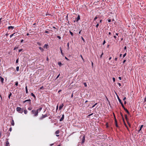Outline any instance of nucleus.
<instances>
[{"instance_id":"obj_56","label":"nucleus","mask_w":146,"mask_h":146,"mask_svg":"<svg viewBox=\"0 0 146 146\" xmlns=\"http://www.w3.org/2000/svg\"><path fill=\"white\" fill-rule=\"evenodd\" d=\"M13 36V35H10V38H11L12 36Z\"/></svg>"},{"instance_id":"obj_44","label":"nucleus","mask_w":146,"mask_h":146,"mask_svg":"<svg viewBox=\"0 0 146 146\" xmlns=\"http://www.w3.org/2000/svg\"><path fill=\"white\" fill-rule=\"evenodd\" d=\"M65 58L67 60H69V59L68 58L66 57H65Z\"/></svg>"},{"instance_id":"obj_28","label":"nucleus","mask_w":146,"mask_h":146,"mask_svg":"<svg viewBox=\"0 0 146 146\" xmlns=\"http://www.w3.org/2000/svg\"><path fill=\"white\" fill-rule=\"evenodd\" d=\"M120 113L121 115V117H122V118L123 119V120L124 121V119L123 118V115H122V113L121 112Z\"/></svg>"},{"instance_id":"obj_48","label":"nucleus","mask_w":146,"mask_h":146,"mask_svg":"<svg viewBox=\"0 0 146 146\" xmlns=\"http://www.w3.org/2000/svg\"><path fill=\"white\" fill-rule=\"evenodd\" d=\"M93 114V113H92L90 115H88V116H90L91 115H92Z\"/></svg>"},{"instance_id":"obj_20","label":"nucleus","mask_w":146,"mask_h":146,"mask_svg":"<svg viewBox=\"0 0 146 146\" xmlns=\"http://www.w3.org/2000/svg\"><path fill=\"white\" fill-rule=\"evenodd\" d=\"M31 95L34 97L35 98L36 97H35V95L33 94V93H31Z\"/></svg>"},{"instance_id":"obj_30","label":"nucleus","mask_w":146,"mask_h":146,"mask_svg":"<svg viewBox=\"0 0 146 146\" xmlns=\"http://www.w3.org/2000/svg\"><path fill=\"white\" fill-rule=\"evenodd\" d=\"M126 55V53H125L123 55V57H124Z\"/></svg>"},{"instance_id":"obj_46","label":"nucleus","mask_w":146,"mask_h":146,"mask_svg":"<svg viewBox=\"0 0 146 146\" xmlns=\"http://www.w3.org/2000/svg\"><path fill=\"white\" fill-rule=\"evenodd\" d=\"M81 38H82V40L84 41V38H83L82 37H81Z\"/></svg>"},{"instance_id":"obj_17","label":"nucleus","mask_w":146,"mask_h":146,"mask_svg":"<svg viewBox=\"0 0 146 146\" xmlns=\"http://www.w3.org/2000/svg\"><path fill=\"white\" fill-rule=\"evenodd\" d=\"M25 90H26V93H28V92L27 86H26V87H25Z\"/></svg>"},{"instance_id":"obj_25","label":"nucleus","mask_w":146,"mask_h":146,"mask_svg":"<svg viewBox=\"0 0 146 146\" xmlns=\"http://www.w3.org/2000/svg\"><path fill=\"white\" fill-rule=\"evenodd\" d=\"M24 113L25 114H27V110H25L24 111Z\"/></svg>"},{"instance_id":"obj_22","label":"nucleus","mask_w":146,"mask_h":146,"mask_svg":"<svg viewBox=\"0 0 146 146\" xmlns=\"http://www.w3.org/2000/svg\"><path fill=\"white\" fill-rule=\"evenodd\" d=\"M19 67L17 66L16 67V70L17 71H18L19 70Z\"/></svg>"},{"instance_id":"obj_24","label":"nucleus","mask_w":146,"mask_h":146,"mask_svg":"<svg viewBox=\"0 0 146 146\" xmlns=\"http://www.w3.org/2000/svg\"><path fill=\"white\" fill-rule=\"evenodd\" d=\"M48 46V45H47L46 44H45L44 46V47L47 48Z\"/></svg>"},{"instance_id":"obj_32","label":"nucleus","mask_w":146,"mask_h":146,"mask_svg":"<svg viewBox=\"0 0 146 146\" xmlns=\"http://www.w3.org/2000/svg\"><path fill=\"white\" fill-rule=\"evenodd\" d=\"M28 110H32V108H31L29 107V108H28Z\"/></svg>"},{"instance_id":"obj_12","label":"nucleus","mask_w":146,"mask_h":146,"mask_svg":"<svg viewBox=\"0 0 146 146\" xmlns=\"http://www.w3.org/2000/svg\"><path fill=\"white\" fill-rule=\"evenodd\" d=\"M63 106V104H62L61 105H60L59 106V109L60 110L62 108Z\"/></svg>"},{"instance_id":"obj_26","label":"nucleus","mask_w":146,"mask_h":146,"mask_svg":"<svg viewBox=\"0 0 146 146\" xmlns=\"http://www.w3.org/2000/svg\"><path fill=\"white\" fill-rule=\"evenodd\" d=\"M58 64L59 65V66H61V65L62 64V63L61 62H58Z\"/></svg>"},{"instance_id":"obj_21","label":"nucleus","mask_w":146,"mask_h":146,"mask_svg":"<svg viewBox=\"0 0 146 146\" xmlns=\"http://www.w3.org/2000/svg\"><path fill=\"white\" fill-rule=\"evenodd\" d=\"M143 125H142L141 126V127L140 128V129H139V131H140L141 129L142 128V127H143Z\"/></svg>"},{"instance_id":"obj_60","label":"nucleus","mask_w":146,"mask_h":146,"mask_svg":"<svg viewBox=\"0 0 146 146\" xmlns=\"http://www.w3.org/2000/svg\"><path fill=\"white\" fill-rule=\"evenodd\" d=\"M118 84L119 86H121V84L119 83H118Z\"/></svg>"},{"instance_id":"obj_63","label":"nucleus","mask_w":146,"mask_h":146,"mask_svg":"<svg viewBox=\"0 0 146 146\" xmlns=\"http://www.w3.org/2000/svg\"><path fill=\"white\" fill-rule=\"evenodd\" d=\"M60 76V74H59L58 76H57V77H56V79L59 76Z\"/></svg>"},{"instance_id":"obj_29","label":"nucleus","mask_w":146,"mask_h":146,"mask_svg":"<svg viewBox=\"0 0 146 146\" xmlns=\"http://www.w3.org/2000/svg\"><path fill=\"white\" fill-rule=\"evenodd\" d=\"M13 36H16L17 35L16 33H14L12 34Z\"/></svg>"},{"instance_id":"obj_34","label":"nucleus","mask_w":146,"mask_h":146,"mask_svg":"<svg viewBox=\"0 0 146 146\" xmlns=\"http://www.w3.org/2000/svg\"><path fill=\"white\" fill-rule=\"evenodd\" d=\"M84 86H85V87H86L87 86V84H86V82H85L84 83Z\"/></svg>"},{"instance_id":"obj_4","label":"nucleus","mask_w":146,"mask_h":146,"mask_svg":"<svg viewBox=\"0 0 146 146\" xmlns=\"http://www.w3.org/2000/svg\"><path fill=\"white\" fill-rule=\"evenodd\" d=\"M117 98H118V100H119V102L121 104L122 107H124V106H123V104L121 100L120 99V98H119V97L118 96H117Z\"/></svg>"},{"instance_id":"obj_1","label":"nucleus","mask_w":146,"mask_h":146,"mask_svg":"<svg viewBox=\"0 0 146 146\" xmlns=\"http://www.w3.org/2000/svg\"><path fill=\"white\" fill-rule=\"evenodd\" d=\"M31 112L33 114H34V116H37L38 115V112L35 110H32Z\"/></svg>"},{"instance_id":"obj_14","label":"nucleus","mask_w":146,"mask_h":146,"mask_svg":"<svg viewBox=\"0 0 146 146\" xmlns=\"http://www.w3.org/2000/svg\"><path fill=\"white\" fill-rule=\"evenodd\" d=\"M0 78L1 82L3 83L4 80V78L1 76H0Z\"/></svg>"},{"instance_id":"obj_39","label":"nucleus","mask_w":146,"mask_h":146,"mask_svg":"<svg viewBox=\"0 0 146 146\" xmlns=\"http://www.w3.org/2000/svg\"><path fill=\"white\" fill-rule=\"evenodd\" d=\"M97 103H96V104H95L94 105H93V106H92V108H94V106H95L96 105H97Z\"/></svg>"},{"instance_id":"obj_51","label":"nucleus","mask_w":146,"mask_h":146,"mask_svg":"<svg viewBox=\"0 0 146 146\" xmlns=\"http://www.w3.org/2000/svg\"><path fill=\"white\" fill-rule=\"evenodd\" d=\"M119 79L120 80H121V77H119Z\"/></svg>"},{"instance_id":"obj_57","label":"nucleus","mask_w":146,"mask_h":146,"mask_svg":"<svg viewBox=\"0 0 146 146\" xmlns=\"http://www.w3.org/2000/svg\"><path fill=\"white\" fill-rule=\"evenodd\" d=\"M111 57H110L109 58V60H110L111 59Z\"/></svg>"},{"instance_id":"obj_18","label":"nucleus","mask_w":146,"mask_h":146,"mask_svg":"<svg viewBox=\"0 0 146 146\" xmlns=\"http://www.w3.org/2000/svg\"><path fill=\"white\" fill-rule=\"evenodd\" d=\"M11 124L13 126L14 125V121L13 120H12V122H11Z\"/></svg>"},{"instance_id":"obj_27","label":"nucleus","mask_w":146,"mask_h":146,"mask_svg":"<svg viewBox=\"0 0 146 146\" xmlns=\"http://www.w3.org/2000/svg\"><path fill=\"white\" fill-rule=\"evenodd\" d=\"M70 34H71V35L72 36H73V33L71 32V31H70Z\"/></svg>"},{"instance_id":"obj_38","label":"nucleus","mask_w":146,"mask_h":146,"mask_svg":"<svg viewBox=\"0 0 146 146\" xmlns=\"http://www.w3.org/2000/svg\"><path fill=\"white\" fill-rule=\"evenodd\" d=\"M125 118L126 119V120H127V115H125Z\"/></svg>"},{"instance_id":"obj_50","label":"nucleus","mask_w":146,"mask_h":146,"mask_svg":"<svg viewBox=\"0 0 146 146\" xmlns=\"http://www.w3.org/2000/svg\"><path fill=\"white\" fill-rule=\"evenodd\" d=\"M115 124L116 127H118V125H117V123H115Z\"/></svg>"},{"instance_id":"obj_23","label":"nucleus","mask_w":146,"mask_h":146,"mask_svg":"<svg viewBox=\"0 0 146 146\" xmlns=\"http://www.w3.org/2000/svg\"><path fill=\"white\" fill-rule=\"evenodd\" d=\"M11 95H12V93H11V92H10V94H9V97H9V98H10V96H11Z\"/></svg>"},{"instance_id":"obj_64","label":"nucleus","mask_w":146,"mask_h":146,"mask_svg":"<svg viewBox=\"0 0 146 146\" xmlns=\"http://www.w3.org/2000/svg\"><path fill=\"white\" fill-rule=\"evenodd\" d=\"M46 33H48L49 32L48 31H46L45 32Z\"/></svg>"},{"instance_id":"obj_9","label":"nucleus","mask_w":146,"mask_h":146,"mask_svg":"<svg viewBox=\"0 0 146 146\" xmlns=\"http://www.w3.org/2000/svg\"><path fill=\"white\" fill-rule=\"evenodd\" d=\"M124 110H125V111L128 114H129V111H128V110L125 108L124 107H124H123Z\"/></svg>"},{"instance_id":"obj_42","label":"nucleus","mask_w":146,"mask_h":146,"mask_svg":"<svg viewBox=\"0 0 146 146\" xmlns=\"http://www.w3.org/2000/svg\"><path fill=\"white\" fill-rule=\"evenodd\" d=\"M99 25L98 24V23L97 25H96V27L97 28H98V27L99 26Z\"/></svg>"},{"instance_id":"obj_53","label":"nucleus","mask_w":146,"mask_h":146,"mask_svg":"<svg viewBox=\"0 0 146 146\" xmlns=\"http://www.w3.org/2000/svg\"><path fill=\"white\" fill-rule=\"evenodd\" d=\"M126 61V60H124L123 61V63H124Z\"/></svg>"},{"instance_id":"obj_11","label":"nucleus","mask_w":146,"mask_h":146,"mask_svg":"<svg viewBox=\"0 0 146 146\" xmlns=\"http://www.w3.org/2000/svg\"><path fill=\"white\" fill-rule=\"evenodd\" d=\"M5 146H9V143L8 141H7L5 143Z\"/></svg>"},{"instance_id":"obj_37","label":"nucleus","mask_w":146,"mask_h":146,"mask_svg":"<svg viewBox=\"0 0 146 146\" xmlns=\"http://www.w3.org/2000/svg\"><path fill=\"white\" fill-rule=\"evenodd\" d=\"M18 82H16L15 83V85L16 86H17L18 85Z\"/></svg>"},{"instance_id":"obj_10","label":"nucleus","mask_w":146,"mask_h":146,"mask_svg":"<svg viewBox=\"0 0 146 146\" xmlns=\"http://www.w3.org/2000/svg\"><path fill=\"white\" fill-rule=\"evenodd\" d=\"M60 52H61V53L62 54V56H64V53H63L62 52V48L61 47H60Z\"/></svg>"},{"instance_id":"obj_3","label":"nucleus","mask_w":146,"mask_h":146,"mask_svg":"<svg viewBox=\"0 0 146 146\" xmlns=\"http://www.w3.org/2000/svg\"><path fill=\"white\" fill-rule=\"evenodd\" d=\"M80 138L81 139H82V143H84L85 140V137L84 136H81L80 137Z\"/></svg>"},{"instance_id":"obj_2","label":"nucleus","mask_w":146,"mask_h":146,"mask_svg":"<svg viewBox=\"0 0 146 146\" xmlns=\"http://www.w3.org/2000/svg\"><path fill=\"white\" fill-rule=\"evenodd\" d=\"M17 110L19 113H22L23 112V110L20 107H17Z\"/></svg>"},{"instance_id":"obj_19","label":"nucleus","mask_w":146,"mask_h":146,"mask_svg":"<svg viewBox=\"0 0 146 146\" xmlns=\"http://www.w3.org/2000/svg\"><path fill=\"white\" fill-rule=\"evenodd\" d=\"M30 101H31V100L30 99L27 100H25V101H24L23 102L25 103L27 101L30 102Z\"/></svg>"},{"instance_id":"obj_41","label":"nucleus","mask_w":146,"mask_h":146,"mask_svg":"<svg viewBox=\"0 0 146 146\" xmlns=\"http://www.w3.org/2000/svg\"><path fill=\"white\" fill-rule=\"evenodd\" d=\"M19 61V58H18L16 60V63H18Z\"/></svg>"},{"instance_id":"obj_43","label":"nucleus","mask_w":146,"mask_h":146,"mask_svg":"<svg viewBox=\"0 0 146 146\" xmlns=\"http://www.w3.org/2000/svg\"><path fill=\"white\" fill-rule=\"evenodd\" d=\"M113 80L114 82L115 81V78H113Z\"/></svg>"},{"instance_id":"obj_52","label":"nucleus","mask_w":146,"mask_h":146,"mask_svg":"<svg viewBox=\"0 0 146 146\" xmlns=\"http://www.w3.org/2000/svg\"><path fill=\"white\" fill-rule=\"evenodd\" d=\"M111 20H110V19H108V21L109 22H111Z\"/></svg>"},{"instance_id":"obj_33","label":"nucleus","mask_w":146,"mask_h":146,"mask_svg":"<svg viewBox=\"0 0 146 146\" xmlns=\"http://www.w3.org/2000/svg\"><path fill=\"white\" fill-rule=\"evenodd\" d=\"M98 18V17H96L94 19V21L96 20Z\"/></svg>"},{"instance_id":"obj_16","label":"nucleus","mask_w":146,"mask_h":146,"mask_svg":"<svg viewBox=\"0 0 146 146\" xmlns=\"http://www.w3.org/2000/svg\"><path fill=\"white\" fill-rule=\"evenodd\" d=\"M59 130H57L55 132V134H59Z\"/></svg>"},{"instance_id":"obj_45","label":"nucleus","mask_w":146,"mask_h":146,"mask_svg":"<svg viewBox=\"0 0 146 146\" xmlns=\"http://www.w3.org/2000/svg\"><path fill=\"white\" fill-rule=\"evenodd\" d=\"M9 131H12V128L11 127L9 129Z\"/></svg>"},{"instance_id":"obj_5","label":"nucleus","mask_w":146,"mask_h":146,"mask_svg":"<svg viewBox=\"0 0 146 146\" xmlns=\"http://www.w3.org/2000/svg\"><path fill=\"white\" fill-rule=\"evenodd\" d=\"M47 116V115L46 114H45L44 115L42 114V116L41 117H40V119H43V118H44L45 117H46Z\"/></svg>"},{"instance_id":"obj_54","label":"nucleus","mask_w":146,"mask_h":146,"mask_svg":"<svg viewBox=\"0 0 146 146\" xmlns=\"http://www.w3.org/2000/svg\"><path fill=\"white\" fill-rule=\"evenodd\" d=\"M58 105L56 108V110H57V109H58Z\"/></svg>"},{"instance_id":"obj_13","label":"nucleus","mask_w":146,"mask_h":146,"mask_svg":"<svg viewBox=\"0 0 146 146\" xmlns=\"http://www.w3.org/2000/svg\"><path fill=\"white\" fill-rule=\"evenodd\" d=\"M42 108L40 107V108H39L38 109L36 110V111H37L38 112V111H41V110H42Z\"/></svg>"},{"instance_id":"obj_40","label":"nucleus","mask_w":146,"mask_h":146,"mask_svg":"<svg viewBox=\"0 0 146 146\" xmlns=\"http://www.w3.org/2000/svg\"><path fill=\"white\" fill-rule=\"evenodd\" d=\"M57 37L59 39H60L61 38V37L60 36H57Z\"/></svg>"},{"instance_id":"obj_8","label":"nucleus","mask_w":146,"mask_h":146,"mask_svg":"<svg viewBox=\"0 0 146 146\" xmlns=\"http://www.w3.org/2000/svg\"><path fill=\"white\" fill-rule=\"evenodd\" d=\"M14 28V27L12 26H9L8 27V29H9L13 30V29Z\"/></svg>"},{"instance_id":"obj_58","label":"nucleus","mask_w":146,"mask_h":146,"mask_svg":"<svg viewBox=\"0 0 146 146\" xmlns=\"http://www.w3.org/2000/svg\"><path fill=\"white\" fill-rule=\"evenodd\" d=\"M43 88V86H42V87H40V89H42Z\"/></svg>"},{"instance_id":"obj_6","label":"nucleus","mask_w":146,"mask_h":146,"mask_svg":"<svg viewBox=\"0 0 146 146\" xmlns=\"http://www.w3.org/2000/svg\"><path fill=\"white\" fill-rule=\"evenodd\" d=\"M80 15H78V17L77 18H76L75 19V20L74 21V22H75V21L77 22L78 21V20L80 19Z\"/></svg>"},{"instance_id":"obj_36","label":"nucleus","mask_w":146,"mask_h":146,"mask_svg":"<svg viewBox=\"0 0 146 146\" xmlns=\"http://www.w3.org/2000/svg\"><path fill=\"white\" fill-rule=\"evenodd\" d=\"M80 56L81 57V58H82V59L83 62H84V59H83L82 55H80Z\"/></svg>"},{"instance_id":"obj_7","label":"nucleus","mask_w":146,"mask_h":146,"mask_svg":"<svg viewBox=\"0 0 146 146\" xmlns=\"http://www.w3.org/2000/svg\"><path fill=\"white\" fill-rule=\"evenodd\" d=\"M64 114H63L62 115V117L61 119H60V121H63L64 119Z\"/></svg>"},{"instance_id":"obj_55","label":"nucleus","mask_w":146,"mask_h":146,"mask_svg":"<svg viewBox=\"0 0 146 146\" xmlns=\"http://www.w3.org/2000/svg\"><path fill=\"white\" fill-rule=\"evenodd\" d=\"M67 46H68V48H69V43H68V44H67Z\"/></svg>"},{"instance_id":"obj_15","label":"nucleus","mask_w":146,"mask_h":146,"mask_svg":"<svg viewBox=\"0 0 146 146\" xmlns=\"http://www.w3.org/2000/svg\"><path fill=\"white\" fill-rule=\"evenodd\" d=\"M39 48L42 51V52H43L44 50V49L42 48V47H39Z\"/></svg>"},{"instance_id":"obj_61","label":"nucleus","mask_w":146,"mask_h":146,"mask_svg":"<svg viewBox=\"0 0 146 146\" xmlns=\"http://www.w3.org/2000/svg\"><path fill=\"white\" fill-rule=\"evenodd\" d=\"M23 40H21V43H22L23 42Z\"/></svg>"},{"instance_id":"obj_47","label":"nucleus","mask_w":146,"mask_h":146,"mask_svg":"<svg viewBox=\"0 0 146 146\" xmlns=\"http://www.w3.org/2000/svg\"><path fill=\"white\" fill-rule=\"evenodd\" d=\"M126 98L125 97H124V98H123V100L125 101V100H126Z\"/></svg>"},{"instance_id":"obj_31","label":"nucleus","mask_w":146,"mask_h":146,"mask_svg":"<svg viewBox=\"0 0 146 146\" xmlns=\"http://www.w3.org/2000/svg\"><path fill=\"white\" fill-rule=\"evenodd\" d=\"M104 54V53L103 52H102L101 54V55H100V57L101 58H102V56Z\"/></svg>"},{"instance_id":"obj_59","label":"nucleus","mask_w":146,"mask_h":146,"mask_svg":"<svg viewBox=\"0 0 146 146\" xmlns=\"http://www.w3.org/2000/svg\"><path fill=\"white\" fill-rule=\"evenodd\" d=\"M102 20H101L100 21L99 23H102Z\"/></svg>"},{"instance_id":"obj_35","label":"nucleus","mask_w":146,"mask_h":146,"mask_svg":"<svg viewBox=\"0 0 146 146\" xmlns=\"http://www.w3.org/2000/svg\"><path fill=\"white\" fill-rule=\"evenodd\" d=\"M105 43H106L105 40H104L103 41V45H104Z\"/></svg>"},{"instance_id":"obj_49","label":"nucleus","mask_w":146,"mask_h":146,"mask_svg":"<svg viewBox=\"0 0 146 146\" xmlns=\"http://www.w3.org/2000/svg\"><path fill=\"white\" fill-rule=\"evenodd\" d=\"M115 123H117V121H116V119L115 118Z\"/></svg>"},{"instance_id":"obj_62","label":"nucleus","mask_w":146,"mask_h":146,"mask_svg":"<svg viewBox=\"0 0 146 146\" xmlns=\"http://www.w3.org/2000/svg\"><path fill=\"white\" fill-rule=\"evenodd\" d=\"M117 58H115V61H117Z\"/></svg>"}]
</instances>
